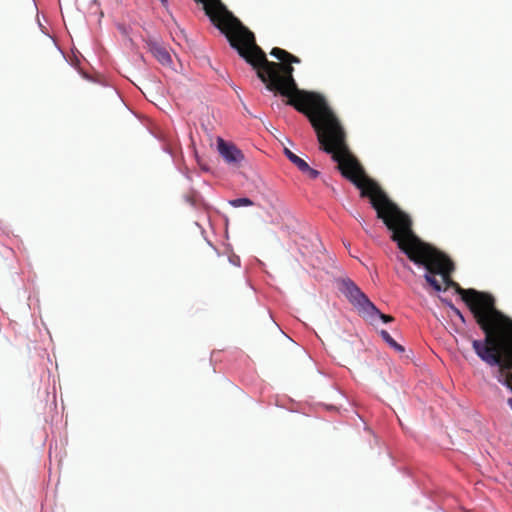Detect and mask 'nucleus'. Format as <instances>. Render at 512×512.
Masks as SVG:
<instances>
[{"instance_id": "f257e3e1", "label": "nucleus", "mask_w": 512, "mask_h": 512, "mask_svg": "<svg viewBox=\"0 0 512 512\" xmlns=\"http://www.w3.org/2000/svg\"><path fill=\"white\" fill-rule=\"evenodd\" d=\"M195 1L203 4L205 14L226 36L239 56L252 66L266 88L287 97L286 104L308 118L321 149L331 154L341 174L353 184L364 178L366 174L347 144L346 132L326 99L319 93L298 88L292 64H299L301 60L284 49L274 47L270 55L280 62L269 61L266 53L257 45L254 33L221 0Z\"/></svg>"}, {"instance_id": "f03ea898", "label": "nucleus", "mask_w": 512, "mask_h": 512, "mask_svg": "<svg viewBox=\"0 0 512 512\" xmlns=\"http://www.w3.org/2000/svg\"><path fill=\"white\" fill-rule=\"evenodd\" d=\"M354 185L360 190L362 198L369 199L371 206L376 211L377 218L382 220L387 229L391 231V240L397 244L410 261L425 268L426 282L435 291H441L442 284L435 278V275H439L445 285L444 290L453 288L461 296L485 334L483 340H472L473 350L483 362L499 363L500 358L495 350L499 343L496 334L507 332L512 322L496 308L495 298L489 293L464 289L453 281L451 275L454 271V263L452 260L415 234L410 216L388 197L376 181L366 175Z\"/></svg>"}, {"instance_id": "7ed1b4c3", "label": "nucleus", "mask_w": 512, "mask_h": 512, "mask_svg": "<svg viewBox=\"0 0 512 512\" xmlns=\"http://www.w3.org/2000/svg\"><path fill=\"white\" fill-rule=\"evenodd\" d=\"M498 345L495 347L500 361L497 364L487 363L489 366H497L499 368L500 376L499 381L512 391V342L506 340V332H499L496 334ZM508 404L512 408V398L508 400Z\"/></svg>"}, {"instance_id": "20e7f679", "label": "nucleus", "mask_w": 512, "mask_h": 512, "mask_svg": "<svg viewBox=\"0 0 512 512\" xmlns=\"http://www.w3.org/2000/svg\"><path fill=\"white\" fill-rule=\"evenodd\" d=\"M342 292L348 298L350 303L358 310L361 316L369 317L378 313L377 307L350 279L342 281Z\"/></svg>"}, {"instance_id": "39448f33", "label": "nucleus", "mask_w": 512, "mask_h": 512, "mask_svg": "<svg viewBox=\"0 0 512 512\" xmlns=\"http://www.w3.org/2000/svg\"><path fill=\"white\" fill-rule=\"evenodd\" d=\"M217 147L219 154L228 164H239L244 159L241 150L234 144L224 141L222 138H218Z\"/></svg>"}, {"instance_id": "423d86ee", "label": "nucleus", "mask_w": 512, "mask_h": 512, "mask_svg": "<svg viewBox=\"0 0 512 512\" xmlns=\"http://www.w3.org/2000/svg\"><path fill=\"white\" fill-rule=\"evenodd\" d=\"M149 51L152 53V55L158 60L160 64L163 66H171L172 64V58L168 50L157 44V43H150L149 44Z\"/></svg>"}, {"instance_id": "0eeeda50", "label": "nucleus", "mask_w": 512, "mask_h": 512, "mask_svg": "<svg viewBox=\"0 0 512 512\" xmlns=\"http://www.w3.org/2000/svg\"><path fill=\"white\" fill-rule=\"evenodd\" d=\"M284 154L298 169H300L306 163L305 160L297 156L288 148H284Z\"/></svg>"}, {"instance_id": "6e6552de", "label": "nucleus", "mask_w": 512, "mask_h": 512, "mask_svg": "<svg viewBox=\"0 0 512 512\" xmlns=\"http://www.w3.org/2000/svg\"><path fill=\"white\" fill-rule=\"evenodd\" d=\"M229 204L235 208L254 205L253 201L246 197L229 200Z\"/></svg>"}, {"instance_id": "1a4fd4ad", "label": "nucleus", "mask_w": 512, "mask_h": 512, "mask_svg": "<svg viewBox=\"0 0 512 512\" xmlns=\"http://www.w3.org/2000/svg\"><path fill=\"white\" fill-rule=\"evenodd\" d=\"M299 170L309 179H316L320 174L319 171L311 168L307 162Z\"/></svg>"}, {"instance_id": "9d476101", "label": "nucleus", "mask_w": 512, "mask_h": 512, "mask_svg": "<svg viewBox=\"0 0 512 512\" xmlns=\"http://www.w3.org/2000/svg\"><path fill=\"white\" fill-rule=\"evenodd\" d=\"M380 335L389 346L395 344V340L390 336V334L386 330H381Z\"/></svg>"}, {"instance_id": "9b49d317", "label": "nucleus", "mask_w": 512, "mask_h": 512, "mask_svg": "<svg viewBox=\"0 0 512 512\" xmlns=\"http://www.w3.org/2000/svg\"><path fill=\"white\" fill-rule=\"evenodd\" d=\"M373 316H379V318L385 322V323H389V322H392L394 320V318L390 315H386V314H383L381 313L379 310H378V313H375L373 314L372 316H369V318H372Z\"/></svg>"}, {"instance_id": "f8f14e48", "label": "nucleus", "mask_w": 512, "mask_h": 512, "mask_svg": "<svg viewBox=\"0 0 512 512\" xmlns=\"http://www.w3.org/2000/svg\"><path fill=\"white\" fill-rule=\"evenodd\" d=\"M449 307L453 311V313L461 320L462 323H465V317L461 313V311L456 308L452 303H449Z\"/></svg>"}, {"instance_id": "ddd939ff", "label": "nucleus", "mask_w": 512, "mask_h": 512, "mask_svg": "<svg viewBox=\"0 0 512 512\" xmlns=\"http://www.w3.org/2000/svg\"><path fill=\"white\" fill-rule=\"evenodd\" d=\"M391 348L395 349L396 351L398 352H403L404 351V348L403 346H401L400 344H398L396 341H395V344L393 345H390Z\"/></svg>"}, {"instance_id": "4468645a", "label": "nucleus", "mask_w": 512, "mask_h": 512, "mask_svg": "<svg viewBox=\"0 0 512 512\" xmlns=\"http://www.w3.org/2000/svg\"><path fill=\"white\" fill-rule=\"evenodd\" d=\"M160 2L162 3L163 6H167V4H168L167 0H160Z\"/></svg>"}]
</instances>
